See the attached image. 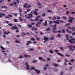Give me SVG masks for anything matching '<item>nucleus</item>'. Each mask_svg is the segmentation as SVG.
Instances as JSON below:
<instances>
[{
	"instance_id": "1",
	"label": "nucleus",
	"mask_w": 75,
	"mask_h": 75,
	"mask_svg": "<svg viewBox=\"0 0 75 75\" xmlns=\"http://www.w3.org/2000/svg\"><path fill=\"white\" fill-rule=\"evenodd\" d=\"M69 19L68 20L69 22V23H72V21L73 20H74V18L71 16L69 17Z\"/></svg>"
},
{
	"instance_id": "2",
	"label": "nucleus",
	"mask_w": 75,
	"mask_h": 75,
	"mask_svg": "<svg viewBox=\"0 0 75 75\" xmlns=\"http://www.w3.org/2000/svg\"><path fill=\"white\" fill-rule=\"evenodd\" d=\"M41 17V16H38L37 17L35 18L34 20V21H39V20H38V19H39V18H40V17Z\"/></svg>"
},
{
	"instance_id": "3",
	"label": "nucleus",
	"mask_w": 75,
	"mask_h": 75,
	"mask_svg": "<svg viewBox=\"0 0 75 75\" xmlns=\"http://www.w3.org/2000/svg\"><path fill=\"white\" fill-rule=\"evenodd\" d=\"M28 16H29L28 18H27L28 19H30V18H32L33 17V14H28Z\"/></svg>"
},
{
	"instance_id": "4",
	"label": "nucleus",
	"mask_w": 75,
	"mask_h": 75,
	"mask_svg": "<svg viewBox=\"0 0 75 75\" xmlns=\"http://www.w3.org/2000/svg\"><path fill=\"white\" fill-rule=\"evenodd\" d=\"M44 40L46 41H49V38H48L46 37H44Z\"/></svg>"
},
{
	"instance_id": "5",
	"label": "nucleus",
	"mask_w": 75,
	"mask_h": 75,
	"mask_svg": "<svg viewBox=\"0 0 75 75\" xmlns=\"http://www.w3.org/2000/svg\"><path fill=\"white\" fill-rule=\"evenodd\" d=\"M35 71L36 72L37 74H40V71L39 70H37L36 69H35Z\"/></svg>"
},
{
	"instance_id": "6",
	"label": "nucleus",
	"mask_w": 75,
	"mask_h": 75,
	"mask_svg": "<svg viewBox=\"0 0 75 75\" xmlns=\"http://www.w3.org/2000/svg\"><path fill=\"white\" fill-rule=\"evenodd\" d=\"M75 40L74 38H72L70 40H69V42H70V43H71V42L70 41H71V42H72V41H75Z\"/></svg>"
},
{
	"instance_id": "7",
	"label": "nucleus",
	"mask_w": 75,
	"mask_h": 75,
	"mask_svg": "<svg viewBox=\"0 0 75 75\" xmlns=\"http://www.w3.org/2000/svg\"><path fill=\"white\" fill-rule=\"evenodd\" d=\"M43 24L44 26H45V25H47V21H45V24L43 23Z\"/></svg>"
},
{
	"instance_id": "8",
	"label": "nucleus",
	"mask_w": 75,
	"mask_h": 75,
	"mask_svg": "<svg viewBox=\"0 0 75 75\" xmlns=\"http://www.w3.org/2000/svg\"><path fill=\"white\" fill-rule=\"evenodd\" d=\"M53 65H54V67H59V65H58V64L53 63Z\"/></svg>"
},
{
	"instance_id": "9",
	"label": "nucleus",
	"mask_w": 75,
	"mask_h": 75,
	"mask_svg": "<svg viewBox=\"0 0 75 75\" xmlns=\"http://www.w3.org/2000/svg\"><path fill=\"white\" fill-rule=\"evenodd\" d=\"M69 37V35H66V40H68V41H69V39H68V37Z\"/></svg>"
},
{
	"instance_id": "10",
	"label": "nucleus",
	"mask_w": 75,
	"mask_h": 75,
	"mask_svg": "<svg viewBox=\"0 0 75 75\" xmlns=\"http://www.w3.org/2000/svg\"><path fill=\"white\" fill-rule=\"evenodd\" d=\"M53 23H54L55 24H60V22H57V21H54Z\"/></svg>"
},
{
	"instance_id": "11",
	"label": "nucleus",
	"mask_w": 75,
	"mask_h": 75,
	"mask_svg": "<svg viewBox=\"0 0 75 75\" xmlns=\"http://www.w3.org/2000/svg\"><path fill=\"white\" fill-rule=\"evenodd\" d=\"M33 13L34 14V15H35V16H37L38 15V14L37 13V12L35 11H34Z\"/></svg>"
},
{
	"instance_id": "12",
	"label": "nucleus",
	"mask_w": 75,
	"mask_h": 75,
	"mask_svg": "<svg viewBox=\"0 0 75 75\" xmlns=\"http://www.w3.org/2000/svg\"><path fill=\"white\" fill-rule=\"evenodd\" d=\"M35 69H36L35 68V67H32L30 68V69L31 70H33L34 69V70H35Z\"/></svg>"
},
{
	"instance_id": "13",
	"label": "nucleus",
	"mask_w": 75,
	"mask_h": 75,
	"mask_svg": "<svg viewBox=\"0 0 75 75\" xmlns=\"http://www.w3.org/2000/svg\"><path fill=\"white\" fill-rule=\"evenodd\" d=\"M57 54L58 55H60V56H62H62H64L63 54L60 53H57Z\"/></svg>"
},
{
	"instance_id": "14",
	"label": "nucleus",
	"mask_w": 75,
	"mask_h": 75,
	"mask_svg": "<svg viewBox=\"0 0 75 75\" xmlns=\"http://www.w3.org/2000/svg\"><path fill=\"white\" fill-rule=\"evenodd\" d=\"M27 4L25 3V4L24 5H23V6L24 7V8H26L27 7Z\"/></svg>"
},
{
	"instance_id": "15",
	"label": "nucleus",
	"mask_w": 75,
	"mask_h": 75,
	"mask_svg": "<svg viewBox=\"0 0 75 75\" xmlns=\"http://www.w3.org/2000/svg\"><path fill=\"white\" fill-rule=\"evenodd\" d=\"M54 36H52L50 38V40H54Z\"/></svg>"
},
{
	"instance_id": "16",
	"label": "nucleus",
	"mask_w": 75,
	"mask_h": 75,
	"mask_svg": "<svg viewBox=\"0 0 75 75\" xmlns=\"http://www.w3.org/2000/svg\"><path fill=\"white\" fill-rule=\"evenodd\" d=\"M57 29V28L55 27H54L53 28V29H52V31H55Z\"/></svg>"
},
{
	"instance_id": "17",
	"label": "nucleus",
	"mask_w": 75,
	"mask_h": 75,
	"mask_svg": "<svg viewBox=\"0 0 75 75\" xmlns=\"http://www.w3.org/2000/svg\"><path fill=\"white\" fill-rule=\"evenodd\" d=\"M14 22H15V23H17V22H18V20H17V19H14Z\"/></svg>"
},
{
	"instance_id": "18",
	"label": "nucleus",
	"mask_w": 75,
	"mask_h": 75,
	"mask_svg": "<svg viewBox=\"0 0 75 75\" xmlns=\"http://www.w3.org/2000/svg\"><path fill=\"white\" fill-rule=\"evenodd\" d=\"M0 47L1 48V49L3 50H5L4 48V47H3L2 46H1Z\"/></svg>"
},
{
	"instance_id": "19",
	"label": "nucleus",
	"mask_w": 75,
	"mask_h": 75,
	"mask_svg": "<svg viewBox=\"0 0 75 75\" xmlns=\"http://www.w3.org/2000/svg\"><path fill=\"white\" fill-rule=\"evenodd\" d=\"M51 31V29H50V28H47L46 30V31Z\"/></svg>"
},
{
	"instance_id": "20",
	"label": "nucleus",
	"mask_w": 75,
	"mask_h": 75,
	"mask_svg": "<svg viewBox=\"0 0 75 75\" xmlns=\"http://www.w3.org/2000/svg\"><path fill=\"white\" fill-rule=\"evenodd\" d=\"M25 64H26V67H30V66H29V65H28V62H26L25 63Z\"/></svg>"
},
{
	"instance_id": "21",
	"label": "nucleus",
	"mask_w": 75,
	"mask_h": 75,
	"mask_svg": "<svg viewBox=\"0 0 75 75\" xmlns=\"http://www.w3.org/2000/svg\"><path fill=\"white\" fill-rule=\"evenodd\" d=\"M13 3L14 4V6H16L17 3L16 2H13Z\"/></svg>"
},
{
	"instance_id": "22",
	"label": "nucleus",
	"mask_w": 75,
	"mask_h": 75,
	"mask_svg": "<svg viewBox=\"0 0 75 75\" xmlns=\"http://www.w3.org/2000/svg\"><path fill=\"white\" fill-rule=\"evenodd\" d=\"M38 59H39V60H42V59H43V58L42 57H39L38 58Z\"/></svg>"
},
{
	"instance_id": "23",
	"label": "nucleus",
	"mask_w": 75,
	"mask_h": 75,
	"mask_svg": "<svg viewBox=\"0 0 75 75\" xmlns=\"http://www.w3.org/2000/svg\"><path fill=\"white\" fill-rule=\"evenodd\" d=\"M49 52L51 54H53L54 53V52H53V51L52 50H49Z\"/></svg>"
},
{
	"instance_id": "24",
	"label": "nucleus",
	"mask_w": 75,
	"mask_h": 75,
	"mask_svg": "<svg viewBox=\"0 0 75 75\" xmlns=\"http://www.w3.org/2000/svg\"><path fill=\"white\" fill-rule=\"evenodd\" d=\"M15 42L16 43H20V41L19 40H16Z\"/></svg>"
},
{
	"instance_id": "25",
	"label": "nucleus",
	"mask_w": 75,
	"mask_h": 75,
	"mask_svg": "<svg viewBox=\"0 0 75 75\" xmlns=\"http://www.w3.org/2000/svg\"><path fill=\"white\" fill-rule=\"evenodd\" d=\"M18 10L20 13H21V12H22V10H21V8H19Z\"/></svg>"
},
{
	"instance_id": "26",
	"label": "nucleus",
	"mask_w": 75,
	"mask_h": 75,
	"mask_svg": "<svg viewBox=\"0 0 75 75\" xmlns=\"http://www.w3.org/2000/svg\"><path fill=\"white\" fill-rule=\"evenodd\" d=\"M38 61L36 60H34L33 61V63H36V62H37Z\"/></svg>"
},
{
	"instance_id": "27",
	"label": "nucleus",
	"mask_w": 75,
	"mask_h": 75,
	"mask_svg": "<svg viewBox=\"0 0 75 75\" xmlns=\"http://www.w3.org/2000/svg\"><path fill=\"white\" fill-rule=\"evenodd\" d=\"M71 25V23H68L65 24V26H68V25Z\"/></svg>"
},
{
	"instance_id": "28",
	"label": "nucleus",
	"mask_w": 75,
	"mask_h": 75,
	"mask_svg": "<svg viewBox=\"0 0 75 75\" xmlns=\"http://www.w3.org/2000/svg\"><path fill=\"white\" fill-rule=\"evenodd\" d=\"M37 4H38V5H39V6H41V5H42V4H40V2H38Z\"/></svg>"
},
{
	"instance_id": "29",
	"label": "nucleus",
	"mask_w": 75,
	"mask_h": 75,
	"mask_svg": "<svg viewBox=\"0 0 75 75\" xmlns=\"http://www.w3.org/2000/svg\"><path fill=\"white\" fill-rule=\"evenodd\" d=\"M68 28H69V29H72V28H74V27H71L70 26H68Z\"/></svg>"
},
{
	"instance_id": "30",
	"label": "nucleus",
	"mask_w": 75,
	"mask_h": 75,
	"mask_svg": "<svg viewBox=\"0 0 75 75\" xmlns=\"http://www.w3.org/2000/svg\"><path fill=\"white\" fill-rule=\"evenodd\" d=\"M52 18H53V20H56V17L54 16Z\"/></svg>"
},
{
	"instance_id": "31",
	"label": "nucleus",
	"mask_w": 75,
	"mask_h": 75,
	"mask_svg": "<svg viewBox=\"0 0 75 75\" xmlns=\"http://www.w3.org/2000/svg\"><path fill=\"white\" fill-rule=\"evenodd\" d=\"M47 12H48V13H52V11L50 10H48L47 11Z\"/></svg>"
},
{
	"instance_id": "32",
	"label": "nucleus",
	"mask_w": 75,
	"mask_h": 75,
	"mask_svg": "<svg viewBox=\"0 0 75 75\" xmlns=\"http://www.w3.org/2000/svg\"><path fill=\"white\" fill-rule=\"evenodd\" d=\"M62 18L64 19V20H67V17H66L65 16L63 17Z\"/></svg>"
},
{
	"instance_id": "33",
	"label": "nucleus",
	"mask_w": 75,
	"mask_h": 75,
	"mask_svg": "<svg viewBox=\"0 0 75 75\" xmlns=\"http://www.w3.org/2000/svg\"><path fill=\"white\" fill-rule=\"evenodd\" d=\"M62 33H65V30L64 29H63L62 30Z\"/></svg>"
},
{
	"instance_id": "34",
	"label": "nucleus",
	"mask_w": 75,
	"mask_h": 75,
	"mask_svg": "<svg viewBox=\"0 0 75 75\" xmlns=\"http://www.w3.org/2000/svg\"><path fill=\"white\" fill-rule=\"evenodd\" d=\"M42 17H44V16H45V13H44L43 14H42Z\"/></svg>"
},
{
	"instance_id": "35",
	"label": "nucleus",
	"mask_w": 75,
	"mask_h": 75,
	"mask_svg": "<svg viewBox=\"0 0 75 75\" xmlns=\"http://www.w3.org/2000/svg\"><path fill=\"white\" fill-rule=\"evenodd\" d=\"M13 27L14 28V29H18V27H15V26H13Z\"/></svg>"
},
{
	"instance_id": "36",
	"label": "nucleus",
	"mask_w": 75,
	"mask_h": 75,
	"mask_svg": "<svg viewBox=\"0 0 75 75\" xmlns=\"http://www.w3.org/2000/svg\"><path fill=\"white\" fill-rule=\"evenodd\" d=\"M3 37H4V38H6V35L5 34H3Z\"/></svg>"
},
{
	"instance_id": "37",
	"label": "nucleus",
	"mask_w": 75,
	"mask_h": 75,
	"mask_svg": "<svg viewBox=\"0 0 75 75\" xmlns=\"http://www.w3.org/2000/svg\"><path fill=\"white\" fill-rule=\"evenodd\" d=\"M8 25L9 26H13V24H12V23L9 24H8Z\"/></svg>"
},
{
	"instance_id": "38",
	"label": "nucleus",
	"mask_w": 75,
	"mask_h": 75,
	"mask_svg": "<svg viewBox=\"0 0 75 75\" xmlns=\"http://www.w3.org/2000/svg\"><path fill=\"white\" fill-rule=\"evenodd\" d=\"M52 23V24H53L54 22H52V21H51L49 22V24H51Z\"/></svg>"
},
{
	"instance_id": "39",
	"label": "nucleus",
	"mask_w": 75,
	"mask_h": 75,
	"mask_svg": "<svg viewBox=\"0 0 75 75\" xmlns=\"http://www.w3.org/2000/svg\"><path fill=\"white\" fill-rule=\"evenodd\" d=\"M19 20L21 21H23V19L21 18V17H19Z\"/></svg>"
},
{
	"instance_id": "40",
	"label": "nucleus",
	"mask_w": 75,
	"mask_h": 75,
	"mask_svg": "<svg viewBox=\"0 0 75 75\" xmlns=\"http://www.w3.org/2000/svg\"><path fill=\"white\" fill-rule=\"evenodd\" d=\"M1 16H6V14H4V13H3L2 14H1Z\"/></svg>"
},
{
	"instance_id": "41",
	"label": "nucleus",
	"mask_w": 75,
	"mask_h": 75,
	"mask_svg": "<svg viewBox=\"0 0 75 75\" xmlns=\"http://www.w3.org/2000/svg\"><path fill=\"white\" fill-rule=\"evenodd\" d=\"M70 42H71V44H73V43H74L75 44V41H73V42H71V40H70Z\"/></svg>"
},
{
	"instance_id": "42",
	"label": "nucleus",
	"mask_w": 75,
	"mask_h": 75,
	"mask_svg": "<svg viewBox=\"0 0 75 75\" xmlns=\"http://www.w3.org/2000/svg\"><path fill=\"white\" fill-rule=\"evenodd\" d=\"M65 55L66 57H70V55L69 54H65Z\"/></svg>"
},
{
	"instance_id": "43",
	"label": "nucleus",
	"mask_w": 75,
	"mask_h": 75,
	"mask_svg": "<svg viewBox=\"0 0 75 75\" xmlns=\"http://www.w3.org/2000/svg\"><path fill=\"white\" fill-rule=\"evenodd\" d=\"M31 7V6L30 5H28L27 6V8H30Z\"/></svg>"
},
{
	"instance_id": "44",
	"label": "nucleus",
	"mask_w": 75,
	"mask_h": 75,
	"mask_svg": "<svg viewBox=\"0 0 75 75\" xmlns=\"http://www.w3.org/2000/svg\"><path fill=\"white\" fill-rule=\"evenodd\" d=\"M75 28L74 27V28H72V29L71 30V31H75Z\"/></svg>"
},
{
	"instance_id": "45",
	"label": "nucleus",
	"mask_w": 75,
	"mask_h": 75,
	"mask_svg": "<svg viewBox=\"0 0 75 75\" xmlns=\"http://www.w3.org/2000/svg\"><path fill=\"white\" fill-rule=\"evenodd\" d=\"M57 37H59V38H60V37H61V35H60L59 34H58L57 35Z\"/></svg>"
},
{
	"instance_id": "46",
	"label": "nucleus",
	"mask_w": 75,
	"mask_h": 75,
	"mask_svg": "<svg viewBox=\"0 0 75 75\" xmlns=\"http://www.w3.org/2000/svg\"><path fill=\"white\" fill-rule=\"evenodd\" d=\"M23 56H20V57H19V59H20L21 58H23Z\"/></svg>"
},
{
	"instance_id": "47",
	"label": "nucleus",
	"mask_w": 75,
	"mask_h": 75,
	"mask_svg": "<svg viewBox=\"0 0 75 75\" xmlns=\"http://www.w3.org/2000/svg\"><path fill=\"white\" fill-rule=\"evenodd\" d=\"M66 31H67V32H68V33L69 32V30H68V29H66Z\"/></svg>"
},
{
	"instance_id": "48",
	"label": "nucleus",
	"mask_w": 75,
	"mask_h": 75,
	"mask_svg": "<svg viewBox=\"0 0 75 75\" xmlns=\"http://www.w3.org/2000/svg\"><path fill=\"white\" fill-rule=\"evenodd\" d=\"M14 16H16V17H17V13H14Z\"/></svg>"
},
{
	"instance_id": "49",
	"label": "nucleus",
	"mask_w": 75,
	"mask_h": 75,
	"mask_svg": "<svg viewBox=\"0 0 75 75\" xmlns=\"http://www.w3.org/2000/svg\"><path fill=\"white\" fill-rule=\"evenodd\" d=\"M59 51L58 50H55V52H59Z\"/></svg>"
},
{
	"instance_id": "50",
	"label": "nucleus",
	"mask_w": 75,
	"mask_h": 75,
	"mask_svg": "<svg viewBox=\"0 0 75 75\" xmlns=\"http://www.w3.org/2000/svg\"><path fill=\"white\" fill-rule=\"evenodd\" d=\"M69 13V11H67L66 12V14H68Z\"/></svg>"
},
{
	"instance_id": "51",
	"label": "nucleus",
	"mask_w": 75,
	"mask_h": 75,
	"mask_svg": "<svg viewBox=\"0 0 75 75\" xmlns=\"http://www.w3.org/2000/svg\"><path fill=\"white\" fill-rule=\"evenodd\" d=\"M8 16L10 17H13V16L11 15H8Z\"/></svg>"
},
{
	"instance_id": "52",
	"label": "nucleus",
	"mask_w": 75,
	"mask_h": 75,
	"mask_svg": "<svg viewBox=\"0 0 75 75\" xmlns=\"http://www.w3.org/2000/svg\"><path fill=\"white\" fill-rule=\"evenodd\" d=\"M3 2V0H0V3H2Z\"/></svg>"
},
{
	"instance_id": "53",
	"label": "nucleus",
	"mask_w": 75,
	"mask_h": 75,
	"mask_svg": "<svg viewBox=\"0 0 75 75\" xmlns=\"http://www.w3.org/2000/svg\"><path fill=\"white\" fill-rule=\"evenodd\" d=\"M63 74H64V72L63 71H62L61 73H60L61 75H62Z\"/></svg>"
},
{
	"instance_id": "54",
	"label": "nucleus",
	"mask_w": 75,
	"mask_h": 75,
	"mask_svg": "<svg viewBox=\"0 0 75 75\" xmlns=\"http://www.w3.org/2000/svg\"><path fill=\"white\" fill-rule=\"evenodd\" d=\"M32 41H35V39L34 38H32L31 39Z\"/></svg>"
},
{
	"instance_id": "55",
	"label": "nucleus",
	"mask_w": 75,
	"mask_h": 75,
	"mask_svg": "<svg viewBox=\"0 0 75 75\" xmlns=\"http://www.w3.org/2000/svg\"><path fill=\"white\" fill-rule=\"evenodd\" d=\"M37 24H41V23L40 22H38L37 23Z\"/></svg>"
},
{
	"instance_id": "56",
	"label": "nucleus",
	"mask_w": 75,
	"mask_h": 75,
	"mask_svg": "<svg viewBox=\"0 0 75 75\" xmlns=\"http://www.w3.org/2000/svg\"><path fill=\"white\" fill-rule=\"evenodd\" d=\"M69 48H73V46H71V45H70L68 46Z\"/></svg>"
},
{
	"instance_id": "57",
	"label": "nucleus",
	"mask_w": 75,
	"mask_h": 75,
	"mask_svg": "<svg viewBox=\"0 0 75 75\" xmlns=\"http://www.w3.org/2000/svg\"><path fill=\"white\" fill-rule=\"evenodd\" d=\"M44 70H46V69H47V67H44Z\"/></svg>"
},
{
	"instance_id": "58",
	"label": "nucleus",
	"mask_w": 75,
	"mask_h": 75,
	"mask_svg": "<svg viewBox=\"0 0 75 75\" xmlns=\"http://www.w3.org/2000/svg\"><path fill=\"white\" fill-rule=\"evenodd\" d=\"M60 49L61 50H62V51L63 50V49H62V47H60Z\"/></svg>"
},
{
	"instance_id": "59",
	"label": "nucleus",
	"mask_w": 75,
	"mask_h": 75,
	"mask_svg": "<svg viewBox=\"0 0 75 75\" xmlns=\"http://www.w3.org/2000/svg\"><path fill=\"white\" fill-rule=\"evenodd\" d=\"M27 42H29V43H31L32 42L31 41L28 40L27 41Z\"/></svg>"
},
{
	"instance_id": "60",
	"label": "nucleus",
	"mask_w": 75,
	"mask_h": 75,
	"mask_svg": "<svg viewBox=\"0 0 75 75\" xmlns=\"http://www.w3.org/2000/svg\"><path fill=\"white\" fill-rule=\"evenodd\" d=\"M28 26L29 27H30V28H32V26L30 25H28Z\"/></svg>"
},
{
	"instance_id": "61",
	"label": "nucleus",
	"mask_w": 75,
	"mask_h": 75,
	"mask_svg": "<svg viewBox=\"0 0 75 75\" xmlns=\"http://www.w3.org/2000/svg\"><path fill=\"white\" fill-rule=\"evenodd\" d=\"M39 38H36V40H37V41H39Z\"/></svg>"
},
{
	"instance_id": "62",
	"label": "nucleus",
	"mask_w": 75,
	"mask_h": 75,
	"mask_svg": "<svg viewBox=\"0 0 75 75\" xmlns=\"http://www.w3.org/2000/svg\"><path fill=\"white\" fill-rule=\"evenodd\" d=\"M70 61H71V62H74V59H72L71 60H70Z\"/></svg>"
},
{
	"instance_id": "63",
	"label": "nucleus",
	"mask_w": 75,
	"mask_h": 75,
	"mask_svg": "<svg viewBox=\"0 0 75 75\" xmlns=\"http://www.w3.org/2000/svg\"><path fill=\"white\" fill-rule=\"evenodd\" d=\"M35 24V23H31V25H34Z\"/></svg>"
},
{
	"instance_id": "64",
	"label": "nucleus",
	"mask_w": 75,
	"mask_h": 75,
	"mask_svg": "<svg viewBox=\"0 0 75 75\" xmlns=\"http://www.w3.org/2000/svg\"><path fill=\"white\" fill-rule=\"evenodd\" d=\"M75 35V32H74L72 34V35Z\"/></svg>"
}]
</instances>
